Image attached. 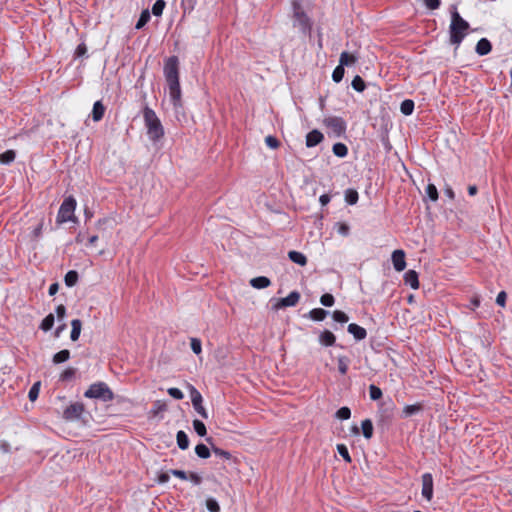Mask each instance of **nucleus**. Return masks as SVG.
<instances>
[{
    "mask_svg": "<svg viewBox=\"0 0 512 512\" xmlns=\"http://www.w3.org/2000/svg\"><path fill=\"white\" fill-rule=\"evenodd\" d=\"M164 77L166 79L170 100L174 107L181 105V88L179 81V60L176 56H170L164 63Z\"/></svg>",
    "mask_w": 512,
    "mask_h": 512,
    "instance_id": "obj_1",
    "label": "nucleus"
},
{
    "mask_svg": "<svg viewBox=\"0 0 512 512\" xmlns=\"http://www.w3.org/2000/svg\"><path fill=\"white\" fill-rule=\"evenodd\" d=\"M469 28V23L461 17L457 8L453 7V10L451 11V23L449 26L450 43L458 48L468 34Z\"/></svg>",
    "mask_w": 512,
    "mask_h": 512,
    "instance_id": "obj_2",
    "label": "nucleus"
},
{
    "mask_svg": "<svg viewBox=\"0 0 512 512\" xmlns=\"http://www.w3.org/2000/svg\"><path fill=\"white\" fill-rule=\"evenodd\" d=\"M143 118L149 140L156 143L162 139L164 127L155 111L147 105L143 108Z\"/></svg>",
    "mask_w": 512,
    "mask_h": 512,
    "instance_id": "obj_3",
    "label": "nucleus"
},
{
    "mask_svg": "<svg viewBox=\"0 0 512 512\" xmlns=\"http://www.w3.org/2000/svg\"><path fill=\"white\" fill-rule=\"evenodd\" d=\"M84 396L90 399H99L104 402L111 401L114 398L113 392L104 382L91 384L85 391Z\"/></svg>",
    "mask_w": 512,
    "mask_h": 512,
    "instance_id": "obj_4",
    "label": "nucleus"
},
{
    "mask_svg": "<svg viewBox=\"0 0 512 512\" xmlns=\"http://www.w3.org/2000/svg\"><path fill=\"white\" fill-rule=\"evenodd\" d=\"M76 204L77 203L74 197L69 196L65 198L57 214V223L62 224L69 221H73L75 218L74 212L76 209Z\"/></svg>",
    "mask_w": 512,
    "mask_h": 512,
    "instance_id": "obj_5",
    "label": "nucleus"
},
{
    "mask_svg": "<svg viewBox=\"0 0 512 512\" xmlns=\"http://www.w3.org/2000/svg\"><path fill=\"white\" fill-rule=\"evenodd\" d=\"M294 27H297L303 34H309L312 23L310 18L302 11L299 2H293Z\"/></svg>",
    "mask_w": 512,
    "mask_h": 512,
    "instance_id": "obj_6",
    "label": "nucleus"
},
{
    "mask_svg": "<svg viewBox=\"0 0 512 512\" xmlns=\"http://www.w3.org/2000/svg\"><path fill=\"white\" fill-rule=\"evenodd\" d=\"M323 125L327 128L328 135L334 137H341L347 128L346 121L338 116L324 118Z\"/></svg>",
    "mask_w": 512,
    "mask_h": 512,
    "instance_id": "obj_7",
    "label": "nucleus"
},
{
    "mask_svg": "<svg viewBox=\"0 0 512 512\" xmlns=\"http://www.w3.org/2000/svg\"><path fill=\"white\" fill-rule=\"evenodd\" d=\"M189 391L193 408L202 418L207 419L208 413L202 405L203 398L201 393L193 385H189Z\"/></svg>",
    "mask_w": 512,
    "mask_h": 512,
    "instance_id": "obj_8",
    "label": "nucleus"
},
{
    "mask_svg": "<svg viewBox=\"0 0 512 512\" xmlns=\"http://www.w3.org/2000/svg\"><path fill=\"white\" fill-rule=\"evenodd\" d=\"M84 405L80 402H75L65 408L63 411V418L66 421H75L81 418L84 412Z\"/></svg>",
    "mask_w": 512,
    "mask_h": 512,
    "instance_id": "obj_9",
    "label": "nucleus"
},
{
    "mask_svg": "<svg viewBox=\"0 0 512 512\" xmlns=\"http://www.w3.org/2000/svg\"><path fill=\"white\" fill-rule=\"evenodd\" d=\"M422 479V496L427 500L431 501L433 498V477L431 473H424Z\"/></svg>",
    "mask_w": 512,
    "mask_h": 512,
    "instance_id": "obj_10",
    "label": "nucleus"
},
{
    "mask_svg": "<svg viewBox=\"0 0 512 512\" xmlns=\"http://www.w3.org/2000/svg\"><path fill=\"white\" fill-rule=\"evenodd\" d=\"M300 300V293L297 291L290 292L286 297L281 298L275 305V309H281L285 307H293Z\"/></svg>",
    "mask_w": 512,
    "mask_h": 512,
    "instance_id": "obj_11",
    "label": "nucleus"
},
{
    "mask_svg": "<svg viewBox=\"0 0 512 512\" xmlns=\"http://www.w3.org/2000/svg\"><path fill=\"white\" fill-rule=\"evenodd\" d=\"M392 263L396 271L401 272L406 267L405 253L403 250H395L392 253Z\"/></svg>",
    "mask_w": 512,
    "mask_h": 512,
    "instance_id": "obj_12",
    "label": "nucleus"
},
{
    "mask_svg": "<svg viewBox=\"0 0 512 512\" xmlns=\"http://www.w3.org/2000/svg\"><path fill=\"white\" fill-rule=\"evenodd\" d=\"M319 344L323 347H331L336 343V336L329 330H324L319 333Z\"/></svg>",
    "mask_w": 512,
    "mask_h": 512,
    "instance_id": "obj_13",
    "label": "nucleus"
},
{
    "mask_svg": "<svg viewBox=\"0 0 512 512\" xmlns=\"http://www.w3.org/2000/svg\"><path fill=\"white\" fill-rule=\"evenodd\" d=\"M323 139V134L319 130L314 129L306 135V146L308 148L315 147L322 142Z\"/></svg>",
    "mask_w": 512,
    "mask_h": 512,
    "instance_id": "obj_14",
    "label": "nucleus"
},
{
    "mask_svg": "<svg viewBox=\"0 0 512 512\" xmlns=\"http://www.w3.org/2000/svg\"><path fill=\"white\" fill-rule=\"evenodd\" d=\"M347 331H348L350 334H352V335H353V337H354L357 341L363 340V339H365V338H366V336H367V332H366V330H365L363 327H361V326H359V325H357V324H355V323H351V324H349V325H348V327H347Z\"/></svg>",
    "mask_w": 512,
    "mask_h": 512,
    "instance_id": "obj_15",
    "label": "nucleus"
},
{
    "mask_svg": "<svg viewBox=\"0 0 512 512\" xmlns=\"http://www.w3.org/2000/svg\"><path fill=\"white\" fill-rule=\"evenodd\" d=\"M491 50H492V45L487 38H481L477 42L476 47H475L476 53L480 56L489 54L491 52Z\"/></svg>",
    "mask_w": 512,
    "mask_h": 512,
    "instance_id": "obj_16",
    "label": "nucleus"
},
{
    "mask_svg": "<svg viewBox=\"0 0 512 512\" xmlns=\"http://www.w3.org/2000/svg\"><path fill=\"white\" fill-rule=\"evenodd\" d=\"M404 281L406 285H409L412 289L419 288L418 274L415 270H408L404 274Z\"/></svg>",
    "mask_w": 512,
    "mask_h": 512,
    "instance_id": "obj_17",
    "label": "nucleus"
},
{
    "mask_svg": "<svg viewBox=\"0 0 512 512\" xmlns=\"http://www.w3.org/2000/svg\"><path fill=\"white\" fill-rule=\"evenodd\" d=\"M358 61V56H356L355 54H352V53H348L346 51H343L341 54H340V58H339V63L345 67H349V66H352L354 65L356 62Z\"/></svg>",
    "mask_w": 512,
    "mask_h": 512,
    "instance_id": "obj_18",
    "label": "nucleus"
},
{
    "mask_svg": "<svg viewBox=\"0 0 512 512\" xmlns=\"http://www.w3.org/2000/svg\"><path fill=\"white\" fill-rule=\"evenodd\" d=\"M271 281L266 276H258L250 280V285L255 289H264L270 286Z\"/></svg>",
    "mask_w": 512,
    "mask_h": 512,
    "instance_id": "obj_19",
    "label": "nucleus"
},
{
    "mask_svg": "<svg viewBox=\"0 0 512 512\" xmlns=\"http://www.w3.org/2000/svg\"><path fill=\"white\" fill-rule=\"evenodd\" d=\"M328 314L329 312L327 310L322 308H314L310 310L306 316L313 321H323Z\"/></svg>",
    "mask_w": 512,
    "mask_h": 512,
    "instance_id": "obj_20",
    "label": "nucleus"
},
{
    "mask_svg": "<svg viewBox=\"0 0 512 512\" xmlns=\"http://www.w3.org/2000/svg\"><path fill=\"white\" fill-rule=\"evenodd\" d=\"M104 112H105V107L104 105L102 104L101 101H96L93 105V109H92V118L95 122H98L100 121L103 116H104Z\"/></svg>",
    "mask_w": 512,
    "mask_h": 512,
    "instance_id": "obj_21",
    "label": "nucleus"
},
{
    "mask_svg": "<svg viewBox=\"0 0 512 512\" xmlns=\"http://www.w3.org/2000/svg\"><path fill=\"white\" fill-rule=\"evenodd\" d=\"M71 327H72V330H71L70 338L72 341H77L80 337L81 328H82L81 320L73 319L71 321Z\"/></svg>",
    "mask_w": 512,
    "mask_h": 512,
    "instance_id": "obj_22",
    "label": "nucleus"
},
{
    "mask_svg": "<svg viewBox=\"0 0 512 512\" xmlns=\"http://www.w3.org/2000/svg\"><path fill=\"white\" fill-rule=\"evenodd\" d=\"M288 257L292 262H294L300 266H305L307 263L306 256L303 253L298 252V251H290L288 253Z\"/></svg>",
    "mask_w": 512,
    "mask_h": 512,
    "instance_id": "obj_23",
    "label": "nucleus"
},
{
    "mask_svg": "<svg viewBox=\"0 0 512 512\" xmlns=\"http://www.w3.org/2000/svg\"><path fill=\"white\" fill-rule=\"evenodd\" d=\"M207 442L211 445V448H212V451L213 453L215 454V456L217 457H220L222 459H225V460H229L231 459V454L230 452L226 451V450H223L217 446H215L212 442V439L211 438H207L206 439Z\"/></svg>",
    "mask_w": 512,
    "mask_h": 512,
    "instance_id": "obj_24",
    "label": "nucleus"
},
{
    "mask_svg": "<svg viewBox=\"0 0 512 512\" xmlns=\"http://www.w3.org/2000/svg\"><path fill=\"white\" fill-rule=\"evenodd\" d=\"M176 440L181 450H186L189 447V438L184 431L180 430L177 432Z\"/></svg>",
    "mask_w": 512,
    "mask_h": 512,
    "instance_id": "obj_25",
    "label": "nucleus"
},
{
    "mask_svg": "<svg viewBox=\"0 0 512 512\" xmlns=\"http://www.w3.org/2000/svg\"><path fill=\"white\" fill-rule=\"evenodd\" d=\"M414 101L411 100V99H406L404 101H402L401 105H400V111L403 115L405 116H409L413 113L414 111Z\"/></svg>",
    "mask_w": 512,
    "mask_h": 512,
    "instance_id": "obj_26",
    "label": "nucleus"
},
{
    "mask_svg": "<svg viewBox=\"0 0 512 512\" xmlns=\"http://www.w3.org/2000/svg\"><path fill=\"white\" fill-rule=\"evenodd\" d=\"M69 359H70V351L67 349H63V350L57 352L56 354H54L52 361L54 364H60V363L66 362Z\"/></svg>",
    "mask_w": 512,
    "mask_h": 512,
    "instance_id": "obj_27",
    "label": "nucleus"
},
{
    "mask_svg": "<svg viewBox=\"0 0 512 512\" xmlns=\"http://www.w3.org/2000/svg\"><path fill=\"white\" fill-rule=\"evenodd\" d=\"M361 429L366 439H370L373 436V424L370 419H365L362 421Z\"/></svg>",
    "mask_w": 512,
    "mask_h": 512,
    "instance_id": "obj_28",
    "label": "nucleus"
},
{
    "mask_svg": "<svg viewBox=\"0 0 512 512\" xmlns=\"http://www.w3.org/2000/svg\"><path fill=\"white\" fill-rule=\"evenodd\" d=\"M78 273L75 270H70L66 273L64 277L65 285L68 287H73L78 281Z\"/></svg>",
    "mask_w": 512,
    "mask_h": 512,
    "instance_id": "obj_29",
    "label": "nucleus"
},
{
    "mask_svg": "<svg viewBox=\"0 0 512 512\" xmlns=\"http://www.w3.org/2000/svg\"><path fill=\"white\" fill-rule=\"evenodd\" d=\"M333 153L340 158H344L348 154V148L343 143H335L332 147Z\"/></svg>",
    "mask_w": 512,
    "mask_h": 512,
    "instance_id": "obj_30",
    "label": "nucleus"
},
{
    "mask_svg": "<svg viewBox=\"0 0 512 512\" xmlns=\"http://www.w3.org/2000/svg\"><path fill=\"white\" fill-rule=\"evenodd\" d=\"M16 153L14 150H7L0 154V163L8 165L15 160Z\"/></svg>",
    "mask_w": 512,
    "mask_h": 512,
    "instance_id": "obj_31",
    "label": "nucleus"
},
{
    "mask_svg": "<svg viewBox=\"0 0 512 512\" xmlns=\"http://www.w3.org/2000/svg\"><path fill=\"white\" fill-rule=\"evenodd\" d=\"M195 453L199 458L207 459L210 457V449L205 444H198L195 447Z\"/></svg>",
    "mask_w": 512,
    "mask_h": 512,
    "instance_id": "obj_32",
    "label": "nucleus"
},
{
    "mask_svg": "<svg viewBox=\"0 0 512 512\" xmlns=\"http://www.w3.org/2000/svg\"><path fill=\"white\" fill-rule=\"evenodd\" d=\"M359 195L358 192L354 189H347L345 191V201L349 205H355L358 201Z\"/></svg>",
    "mask_w": 512,
    "mask_h": 512,
    "instance_id": "obj_33",
    "label": "nucleus"
},
{
    "mask_svg": "<svg viewBox=\"0 0 512 512\" xmlns=\"http://www.w3.org/2000/svg\"><path fill=\"white\" fill-rule=\"evenodd\" d=\"M338 371L340 374L345 375L348 372L349 359L346 356H339L337 358Z\"/></svg>",
    "mask_w": 512,
    "mask_h": 512,
    "instance_id": "obj_34",
    "label": "nucleus"
},
{
    "mask_svg": "<svg viewBox=\"0 0 512 512\" xmlns=\"http://www.w3.org/2000/svg\"><path fill=\"white\" fill-rule=\"evenodd\" d=\"M422 406L420 404L406 405L403 409V416L410 417L418 412H420Z\"/></svg>",
    "mask_w": 512,
    "mask_h": 512,
    "instance_id": "obj_35",
    "label": "nucleus"
},
{
    "mask_svg": "<svg viewBox=\"0 0 512 512\" xmlns=\"http://www.w3.org/2000/svg\"><path fill=\"white\" fill-rule=\"evenodd\" d=\"M351 86L357 92H363L366 88V84H365L364 80L359 75H356L353 78V80L351 82Z\"/></svg>",
    "mask_w": 512,
    "mask_h": 512,
    "instance_id": "obj_36",
    "label": "nucleus"
},
{
    "mask_svg": "<svg viewBox=\"0 0 512 512\" xmlns=\"http://www.w3.org/2000/svg\"><path fill=\"white\" fill-rule=\"evenodd\" d=\"M149 20H150V12L148 10L142 11L140 14V17L136 23L135 28L136 29L143 28Z\"/></svg>",
    "mask_w": 512,
    "mask_h": 512,
    "instance_id": "obj_37",
    "label": "nucleus"
},
{
    "mask_svg": "<svg viewBox=\"0 0 512 512\" xmlns=\"http://www.w3.org/2000/svg\"><path fill=\"white\" fill-rule=\"evenodd\" d=\"M54 325V315L48 314L41 322L40 328L43 331H49Z\"/></svg>",
    "mask_w": 512,
    "mask_h": 512,
    "instance_id": "obj_38",
    "label": "nucleus"
},
{
    "mask_svg": "<svg viewBox=\"0 0 512 512\" xmlns=\"http://www.w3.org/2000/svg\"><path fill=\"white\" fill-rule=\"evenodd\" d=\"M345 74L344 67L339 63V65L334 69L332 73V79L334 82L339 83L342 81Z\"/></svg>",
    "mask_w": 512,
    "mask_h": 512,
    "instance_id": "obj_39",
    "label": "nucleus"
},
{
    "mask_svg": "<svg viewBox=\"0 0 512 512\" xmlns=\"http://www.w3.org/2000/svg\"><path fill=\"white\" fill-rule=\"evenodd\" d=\"M193 428L195 432L201 437L205 436L207 433L205 424L198 419L193 420Z\"/></svg>",
    "mask_w": 512,
    "mask_h": 512,
    "instance_id": "obj_40",
    "label": "nucleus"
},
{
    "mask_svg": "<svg viewBox=\"0 0 512 512\" xmlns=\"http://www.w3.org/2000/svg\"><path fill=\"white\" fill-rule=\"evenodd\" d=\"M165 6H166V2L164 0H156V2L152 6L153 15L161 16Z\"/></svg>",
    "mask_w": 512,
    "mask_h": 512,
    "instance_id": "obj_41",
    "label": "nucleus"
},
{
    "mask_svg": "<svg viewBox=\"0 0 512 512\" xmlns=\"http://www.w3.org/2000/svg\"><path fill=\"white\" fill-rule=\"evenodd\" d=\"M40 386H41V383L38 381V382H35L32 387L30 388L29 390V393H28V398L30 401H35L37 398H38V395H39V391H40Z\"/></svg>",
    "mask_w": 512,
    "mask_h": 512,
    "instance_id": "obj_42",
    "label": "nucleus"
},
{
    "mask_svg": "<svg viewBox=\"0 0 512 512\" xmlns=\"http://www.w3.org/2000/svg\"><path fill=\"white\" fill-rule=\"evenodd\" d=\"M320 303L325 307H331L335 303V298L330 293H325L320 297Z\"/></svg>",
    "mask_w": 512,
    "mask_h": 512,
    "instance_id": "obj_43",
    "label": "nucleus"
},
{
    "mask_svg": "<svg viewBox=\"0 0 512 512\" xmlns=\"http://www.w3.org/2000/svg\"><path fill=\"white\" fill-rule=\"evenodd\" d=\"M337 451L339 455L347 462L350 463L352 461L348 448L344 444L337 445Z\"/></svg>",
    "mask_w": 512,
    "mask_h": 512,
    "instance_id": "obj_44",
    "label": "nucleus"
},
{
    "mask_svg": "<svg viewBox=\"0 0 512 512\" xmlns=\"http://www.w3.org/2000/svg\"><path fill=\"white\" fill-rule=\"evenodd\" d=\"M425 191L430 200L436 201L438 199V190L434 184H428Z\"/></svg>",
    "mask_w": 512,
    "mask_h": 512,
    "instance_id": "obj_45",
    "label": "nucleus"
},
{
    "mask_svg": "<svg viewBox=\"0 0 512 512\" xmlns=\"http://www.w3.org/2000/svg\"><path fill=\"white\" fill-rule=\"evenodd\" d=\"M369 394L372 400H379L382 397V391L374 384L369 386Z\"/></svg>",
    "mask_w": 512,
    "mask_h": 512,
    "instance_id": "obj_46",
    "label": "nucleus"
},
{
    "mask_svg": "<svg viewBox=\"0 0 512 512\" xmlns=\"http://www.w3.org/2000/svg\"><path fill=\"white\" fill-rule=\"evenodd\" d=\"M332 317H333L334 321L339 322V323H346L349 320L348 315L340 310L334 311L332 314Z\"/></svg>",
    "mask_w": 512,
    "mask_h": 512,
    "instance_id": "obj_47",
    "label": "nucleus"
},
{
    "mask_svg": "<svg viewBox=\"0 0 512 512\" xmlns=\"http://www.w3.org/2000/svg\"><path fill=\"white\" fill-rule=\"evenodd\" d=\"M336 417L341 420H348L351 417V410L348 407H341L337 410Z\"/></svg>",
    "mask_w": 512,
    "mask_h": 512,
    "instance_id": "obj_48",
    "label": "nucleus"
},
{
    "mask_svg": "<svg viewBox=\"0 0 512 512\" xmlns=\"http://www.w3.org/2000/svg\"><path fill=\"white\" fill-rule=\"evenodd\" d=\"M206 507L210 512H220V506L214 498H208L206 500Z\"/></svg>",
    "mask_w": 512,
    "mask_h": 512,
    "instance_id": "obj_49",
    "label": "nucleus"
},
{
    "mask_svg": "<svg viewBox=\"0 0 512 512\" xmlns=\"http://www.w3.org/2000/svg\"><path fill=\"white\" fill-rule=\"evenodd\" d=\"M190 346H191V350L196 355H199L202 352V344L198 338H191Z\"/></svg>",
    "mask_w": 512,
    "mask_h": 512,
    "instance_id": "obj_50",
    "label": "nucleus"
},
{
    "mask_svg": "<svg viewBox=\"0 0 512 512\" xmlns=\"http://www.w3.org/2000/svg\"><path fill=\"white\" fill-rule=\"evenodd\" d=\"M265 143L271 149H277L280 145L279 140L272 135L265 137Z\"/></svg>",
    "mask_w": 512,
    "mask_h": 512,
    "instance_id": "obj_51",
    "label": "nucleus"
},
{
    "mask_svg": "<svg viewBox=\"0 0 512 512\" xmlns=\"http://www.w3.org/2000/svg\"><path fill=\"white\" fill-rule=\"evenodd\" d=\"M167 393L176 400H181L184 397L183 392L175 387L168 388Z\"/></svg>",
    "mask_w": 512,
    "mask_h": 512,
    "instance_id": "obj_52",
    "label": "nucleus"
},
{
    "mask_svg": "<svg viewBox=\"0 0 512 512\" xmlns=\"http://www.w3.org/2000/svg\"><path fill=\"white\" fill-rule=\"evenodd\" d=\"M75 373H76V369H75V368H72V367L67 368V369H65V370L61 373V375H60V380H62V381L69 380V379H71V378H73V377H74Z\"/></svg>",
    "mask_w": 512,
    "mask_h": 512,
    "instance_id": "obj_53",
    "label": "nucleus"
},
{
    "mask_svg": "<svg viewBox=\"0 0 512 512\" xmlns=\"http://www.w3.org/2000/svg\"><path fill=\"white\" fill-rule=\"evenodd\" d=\"M197 0H182V6L184 8V12L192 11L196 6Z\"/></svg>",
    "mask_w": 512,
    "mask_h": 512,
    "instance_id": "obj_54",
    "label": "nucleus"
},
{
    "mask_svg": "<svg viewBox=\"0 0 512 512\" xmlns=\"http://www.w3.org/2000/svg\"><path fill=\"white\" fill-rule=\"evenodd\" d=\"M425 6L430 10H436L440 7V0H424Z\"/></svg>",
    "mask_w": 512,
    "mask_h": 512,
    "instance_id": "obj_55",
    "label": "nucleus"
},
{
    "mask_svg": "<svg viewBox=\"0 0 512 512\" xmlns=\"http://www.w3.org/2000/svg\"><path fill=\"white\" fill-rule=\"evenodd\" d=\"M188 476V479L194 484V485H199L201 484L202 482V477L195 473V472H190Z\"/></svg>",
    "mask_w": 512,
    "mask_h": 512,
    "instance_id": "obj_56",
    "label": "nucleus"
},
{
    "mask_svg": "<svg viewBox=\"0 0 512 512\" xmlns=\"http://www.w3.org/2000/svg\"><path fill=\"white\" fill-rule=\"evenodd\" d=\"M506 299H507V294L505 291H501L498 293L497 297H496V303L501 306V307H504L505 304H506Z\"/></svg>",
    "mask_w": 512,
    "mask_h": 512,
    "instance_id": "obj_57",
    "label": "nucleus"
},
{
    "mask_svg": "<svg viewBox=\"0 0 512 512\" xmlns=\"http://www.w3.org/2000/svg\"><path fill=\"white\" fill-rule=\"evenodd\" d=\"M170 473L172 475H174L175 477H178L182 480H188V476H187V473L183 470H178V469H172L170 470Z\"/></svg>",
    "mask_w": 512,
    "mask_h": 512,
    "instance_id": "obj_58",
    "label": "nucleus"
},
{
    "mask_svg": "<svg viewBox=\"0 0 512 512\" xmlns=\"http://www.w3.org/2000/svg\"><path fill=\"white\" fill-rule=\"evenodd\" d=\"M59 320H62L66 314V308L64 305H58L55 310Z\"/></svg>",
    "mask_w": 512,
    "mask_h": 512,
    "instance_id": "obj_59",
    "label": "nucleus"
},
{
    "mask_svg": "<svg viewBox=\"0 0 512 512\" xmlns=\"http://www.w3.org/2000/svg\"><path fill=\"white\" fill-rule=\"evenodd\" d=\"M87 52L86 45L84 43L79 44L76 48L75 54L77 57L84 56Z\"/></svg>",
    "mask_w": 512,
    "mask_h": 512,
    "instance_id": "obj_60",
    "label": "nucleus"
},
{
    "mask_svg": "<svg viewBox=\"0 0 512 512\" xmlns=\"http://www.w3.org/2000/svg\"><path fill=\"white\" fill-rule=\"evenodd\" d=\"M349 230V226L345 223H340L338 226V233L343 236H347L349 234Z\"/></svg>",
    "mask_w": 512,
    "mask_h": 512,
    "instance_id": "obj_61",
    "label": "nucleus"
},
{
    "mask_svg": "<svg viewBox=\"0 0 512 512\" xmlns=\"http://www.w3.org/2000/svg\"><path fill=\"white\" fill-rule=\"evenodd\" d=\"M444 195L448 197L450 200H453L455 197L454 191L450 186H446L444 189Z\"/></svg>",
    "mask_w": 512,
    "mask_h": 512,
    "instance_id": "obj_62",
    "label": "nucleus"
},
{
    "mask_svg": "<svg viewBox=\"0 0 512 512\" xmlns=\"http://www.w3.org/2000/svg\"><path fill=\"white\" fill-rule=\"evenodd\" d=\"M331 198L328 194H323L320 196L319 201L322 206H326L330 202Z\"/></svg>",
    "mask_w": 512,
    "mask_h": 512,
    "instance_id": "obj_63",
    "label": "nucleus"
},
{
    "mask_svg": "<svg viewBox=\"0 0 512 512\" xmlns=\"http://www.w3.org/2000/svg\"><path fill=\"white\" fill-rule=\"evenodd\" d=\"M58 289H59L58 283L51 284L49 287V290H48L49 295L50 296L55 295L58 292Z\"/></svg>",
    "mask_w": 512,
    "mask_h": 512,
    "instance_id": "obj_64",
    "label": "nucleus"
}]
</instances>
